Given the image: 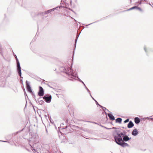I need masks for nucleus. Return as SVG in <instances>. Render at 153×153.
Masks as SVG:
<instances>
[{"instance_id":"1","label":"nucleus","mask_w":153,"mask_h":153,"mask_svg":"<svg viewBox=\"0 0 153 153\" xmlns=\"http://www.w3.org/2000/svg\"><path fill=\"white\" fill-rule=\"evenodd\" d=\"M61 68L62 70H63V72L65 73L68 76L69 79L71 80L78 79V81L81 82L83 84H84V83L77 76H76L77 75L76 72H74L71 66L65 68L62 67Z\"/></svg>"},{"instance_id":"2","label":"nucleus","mask_w":153,"mask_h":153,"mask_svg":"<svg viewBox=\"0 0 153 153\" xmlns=\"http://www.w3.org/2000/svg\"><path fill=\"white\" fill-rule=\"evenodd\" d=\"M114 138L116 143L123 147L128 146L129 145L122 140V138H117L116 135L114 136Z\"/></svg>"},{"instance_id":"3","label":"nucleus","mask_w":153,"mask_h":153,"mask_svg":"<svg viewBox=\"0 0 153 153\" xmlns=\"http://www.w3.org/2000/svg\"><path fill=\"white\" fill-rule=\"evenodd\" d=\"M14 57L16 58V59L17 62V70L18 73L20 76L21 77V68L20 66V63L19 61V60L17 58V56L15 55L14 56Z\"/></svg>"},{"instance_id":"4","label":"nucleus","mask_w":153,"mask_h":153,"mask_svg":"<svg viewBox=\"0 0 153 153\" xmlns=\"http://www.w3.org/2000/svg\"><path fill=\"white\" fill-rule=\"evenodd\" d=\"M39 139L38 136L37 135H35V136H33L31 138L29 142H33V143H35V144H34V145L39 142Z\"/></svg>"},{"instance_id":"5","label":"nucleus","mask_w":153,"mask_h":153,"mask_svg":"<svg viewBox=\"0 0 153 153\" xmlns=\"http://www.w3.org/2000/svg\"><path fill=\"white\" fill-rule=\"evenodd\" d=\"M51 96L49 94H46L45 96L43 98L44 100L47 103H50L51 100Z\"/></svg>"},{"instance_id":"6","label":"nucleus","mask_w":153,"mask_h":153,"mask_svg":"<svg viewBox=\"0 0 153 153\" xmlns=\"http://www.w3.org/2000/svg\"><path fill=\"white\" fill-rule=\"evenodd\" d=\"M120 132V131H119L117 133V138H122V137H121L122 136L123 137L126 135V132L125 130L123 131L120 133H119Z\"/></svg>"},{"instance_id":"7","label":"nucleus","mask_w":153,"mask_h":153,"mask_svg":"<svg viewBox=\"0 0 153 153\" xmlns=\"http://www.w3.org/2000/svg\"><path fill=\"white\" fill-rule=\"evenodd\" d=\"M39 90L38 94L40 97L43 96L44 94V91L43 88L41 86L39 87Z\"/></svg>"},{"instance_id":"8","label":"nucleus","mask_w":153,"mask_h":153,"mask_svg":"<svg viewBox=\"0 0 153 153\" xmlns=\"http://www.w3.org/2000/svg\"><path fill=\"white\" fill-rule=\"evenodd\" d=\"M26 88L28 91L30 93L32 92L31 88L29 85V82L27 80L26 81Z\"/></svg>"},{"instance_id":"9","label":"nucleus","mask_w":153,"mask_h":153,"mask_svg":"<svg viewBox=\"0 0 153 153\" xmlns=\"http://www.w3.org/2000/svg\"><path fill=\"white\" fill-rule=\"evenodd\" d=\"M131 139V137H129L126 135L123 137L122 140L125 142H127Z\"/></svg>"},{"instance_id":"10","label":"nucleus","mask_w":153,"mask_h":153,"mask_svg":"<svg viewBox=\"0 0 153 153\" xmlns=\"http://www.w3.org/2000/svg\"><path fill=\"white\" fill-rule=\"evenodd\" d=\"M57 8V7H55V8H53L52 9L48 10L46 11H45V14H48L49 13H51L52 11H54V10H55V9H56Z\"/></svg>"},{"instance_id":"11","label":"nucleus","mask_w":153,"mask_h":153,"mask_svg":"<svg viewBox=\"0 0 153 153\" xmlns=\"http://www.w3.org/2000/svg\"><path fill=\"white\" fill-rule=\"evenodd\" d=\"M41 99V98H39L37 100H36L35 98V100L36 102H38L40 105H42L44 102V101L42 100H40Z\"/></svg>"},{"instance_id":"12","label":"nucleus","mask_w":153,"mask_h":153,"mask_svg":"<svg viewBox=\"0 0 153 153\" xmlns=\"http://www.w3.org/2000/svg\"><path fill=\"white\" fill-rule=\"evenodd\" d=\"M134 126V124L131 121H130L129 122L128 126L127 127L128 128H131L132 127Z\"/></svg>"},{"instance_id":"13","label":"nucleus","mask_w":153,"mask_h":153,"mask_svg":"<svg viewBox=\"0 0 153 153\" xmlns=\"http://www.w3.org/2000/svg\"><path fill=\"white\" fill-rule=\"evenodd\" d=\"M131 134L133 135L134 136H136L138 134V132L137 130L136 129H134L132 131Z\"/></svg>"},{"instance_id":"14","label":"nucleus","mask_w":153,"mask_h":153,"mask_svg":"<svg viewBox=\"0 0 153 153\" xmlns=\"http://www.w3.org/2000/svg\"><path fill=\"white\" fill-rule=\"evenodd\" d=\"M108 115L111 120H115L114 117L112 114H108Z\"/></svg>"},{"instance_id":"15","label":"nucleus","mask_w":153,"mask_h":153,"mask_svg":"<svg viewBox=\"0 0 153 153\" xmlns=\"http://www.w3.org/2000/svg\"><path fill=\"white\" fill-rule=\"evenodd\" d=\"M140 122V119L138 117H136L134 118V122L136 124L139 123Z\"/></svg>"},{"instance_id":"16","label":"nucleus","mask_w":153,"mask_h":153,"mask_svg":"<svg viewBox=\"0 0 153 153\" xmlns=\"http://www.w3.org/2000/svg\"><path fill=\"white\" fill-rule=\"evenodd\" d=\"M122 119L120 118H118L116 119L115 122L116 123H121L122 121Z\"/></svg>"},{"instance_id":"17","label":"nucleus","mask_w":153,"mask_h":153,"mask_svg":"<svg viewBox=\"0 0 153 153\" xmlns=\"http://www.w3.org/2000/svg\"><path fill=\"white\" fill-rule=\"evenodd\" d=\"M99 105L100 107H102V110L103 111H105V110H107V111H108L109 112V111H108V109H106V108L105 107H103L101 105Z\"/></svg>"},{"instance_id":"18","label":"nucleus","mask_w":153,"mask_h":153,"mask_svg":"<svg viewBox=\"0 0 153 153\" xmlns=\"http://www.w3.org/2000/svg\"><path fill=\"white\" fill-rule=\"evenodd\" d=\"M137 7H136V6H134V7H132L131 8H130V9H129L127 10H126V11H129V10H133V9H137Z\"/></svg>"},{"instance_id":"19","label":"nucleus","mask_w":153,"mask_h":153,"mask_svg":"<svg viewBox=\"0 0 153 153\" xmlns=\"http://www.w3.org/2000/svg\"><path fill=\"white\" fill-rule=\"evenodd\" d=\"M79 35H77V36H76V39H75V47L76 46V42L77 41V40L78 38L79 37Z\"/></svg>"},{"instance_id":"20","label":"nucleus","mask_w":153,"mask_h":153,"mask_svg":"<svg viewBox=\"0 0 153 153\" xmlns=\"http://www.w3.org/2000/svg\"><path fill=\"white\" fill-rule=\"evenodd\" d=\"M85 88L86 89V90H87V91L89 93V94L90 95V96H91V94L90 93V91L88 88L86 87V86H85Z\"/></svg>"},{"instance_id":"21","label":"nucleus","mask_w":153,"mask_h":153,"mask_svg":"<svg viewBox=\"0 0 153 153\" xmlns=\"http://www.w3.org/2000/svg\"><path fill=\"white\" fill-rule=\"evenodd\" d=\"M129 119H126V120H125L124 121V123H127L128 122H129Z\"/></svg>"},{"instance_id":"22","label":"nucleus","mask_w":153,"mask_h":153,"mask_svg":"<svg viewBox=\"0 0 153 153\" xmlns=\"http://www.w3.org/2000/svg\"><path fill=\"white\" fill-rule=\"evenodd\" d=\"M146 1V0H140L139 1L140 4H141V1Z\"/></svg>"},{"instance_id":"23","label":"nucleus","mask_w":153,"mask_h":153,"mask_svg":"<svg viewBox=\"0 0 153 153\" xmlns=\"http://www.w3.org/2000/svg\"><path fill=\"white\" fill-rule=\"evenodd\" d=\"M30 147L31 148H33V150H34L35 151V149H34L33 147V145H31L30 144Z\"/></svg>"},{"instance_id":"24","label":"nucleus","mask_w":153,"mask_h":153,"mask_svg":"<svg viewBox=\"0 0 153 153\" xmlns=\"http://www.w3.org/2000/svg\"><path fill=\"white\" fill-rule=\"evenodd\" d=\"M147 117L146 118V119H147V120H151L150 119L151 118H150V117Z\"/></svg>"},{"instance_id":"25","label":"nucleus","mask_w":153,"mask_h":153,"mask_svg":"<svg viewBox=\"0 0 153 153\" xmlns=\"http://www.w3.org/2000/svg\"><path fill=\"white\" fill-rule=\"evenodd\" d=\"M137 9H138L139 10L141 11V9L140 7H137Z\"/></svg>"},{"instance_id":"26","label":"nucleus","mask_w":153,"mask_h":153,"mask_svg":"<svg viewBox=\"0 0 153 153\" xmlns=\"http://www.w3.org/2000/svg\"><path fill=\"white\" fill-rule=\"evenodd\" d=\"M94 101H95L96 102V104H97V105H99V104H98V102H97V101H96V100H94Z\"/></svg>"},{"instance_id":"27","label":"nucleus","mask_w":153,"mask_h":153,"mask_svg":"<svg viewBox=\"0 0 153 153\" xmlns=\"http://www.w3.org/2000/svg\"><path fill=\"white\" fill-rule=\"evenodd\" d=\"M102 126V127H103L105 128H106V129H110V128H106V127H104V126Z\"/></svg>"},{"instance_id":"28","label":"nucleus","mask_w":153,"mask_h":153,"mask_svg":"<svg viewBox=\"0 0 153 153\" xmlns=\"http://www.w3.org/2000/svg\"><path fill=\"white\" fill-rule=\"evenodd\" d=\"M20 77H21V78H22L21 79H20V80L22 82V78H23V77L21 76V77H21L20 76Z\"/></svg>"},{"instance_id":"29","label":"nucleus","mask_w":153,"mask_h":153,"mask_svg":"<svg viewBox=\"0 0 153 153\" xmlns=\"http://www.w3.org/2000/svg\"><path fill=\"white\" fill-rule=\"evenodd\" d=\"M91 96V97H92V99H93V100H94V99L93 98V97L92 96Z\"/></svg>"},{"instance_id":"30","label":"nucleus","mask_w":153,"mask_h":153,"mask_svg":"<svg viewBox=\"0 0 153 153\" xmlns=\"http://www.w3.org/2000/svg\"><path fill=\"white\" fill-rule=\"evenodd\" d=\"M92 23H91L90 24H88V25H91V24H92Z\"/></svg>"},{"instance_id":"31","label":"nucleus","mask_w":153,"mask_h":153,"mask_svg":"<svg viewBox=\"0 0 153 153\" xmlns=\"http://www.w3.org/2000/svg\"><path fill=\"white\" fill-rule=\"evenodd\" d=\"M144 49L145 51L146 52V50L145 48H144Z\"/></svg>"},{"instance_id":"32","label":"nucleus","mask_w":153,"mask_h":153,"mask_svg":"<svg viewBox=\"0 0 153 153\" xmlns=\"http://www.w3.org/2000/svg\"><path fill=\"white\" fill-rule=\"evenodd\" d=\"M0 141H2V142H7V141H2V140H0Z\"/></svg>"},{"instance_id":"33","label":"nucleus","mask_w":153,"mask_h":153,"mask_svg":"<svg viewBox=\"0 0 153 153\" xmlns=\"http://www.w3.org/2000/svg\"><path fill=\"white\" fill-rule=\"evenodd\" d=\"M46 85H47L48 86H49L50 87V86L48 84H46Z\"/></svg>"},{"instance_id":"34","label":"nucleus","mask_w":153,"mask_h":153,"mask_svg":"<svg viewBox=\"0 0 153 153\" xmlns=\"http://www.w3.org/2000/svg\"><path fill=\"white\" fill-rule=\"evenodd\" d=\"M83 84L84 85V86L85 87V86H85V83H84V84Z\"/></svg>"},{"instance_id":"35","label":"nucleus","mask_w":153,"mask_h":153,"mask_svg":"<svg viewBox=\"0 0 153 153\" xmlns=\"http://www.w3.org/2000/svg\"><path fill=\"white\" fill-rule=\"evenodd\" d=\"M150 119H151V120H153V118H151Z\"/></svg>"},{"instance_id":"36","label":"nucleus","mask_w":153,"mask_h":153,"mask_svg":"<svg viewBox=\"0 0 153 153\" xmlns=\"http://www.w3.org/2000/svg\"><path fill=\"white\" fill-rule=\"evenodd\" d=\"M33 96L35 98V95H34V94H33Z\"/></svg>"},{"instance_id":"37","label":"nucleus","mask_w":153,"mask_h":153,"mask_svg":"<svg viewBox=\"0 0 153 153\" xmlns=\"http://www.w3.org/2000/svg\"><path fill=\"white\" fill-rule=\"evenodd\" d=\"M122 128H124V127H122Z\"/></svg>"},{"instance_id":"38","label":"nucleus","mask_w":153,"mask_h":153,"mask_svg":"<svg viewBox=\"0 0 153 153\" xmlns=\"http://www.w3.org/2000/svg\"><path fill=\"white\" fill-rule=\"evenodd\" d=\"M94 139H96L97 140V139H96V138H94Z\"/></svg>"},{"instance_id":"39","label":"nucleus","mask_w":153,"mask_h":153,"mask_svg":"<svg viewBox=\"0 0 153 153\" xmlns=\"http://www.w3.org/2000/svg\"><path fill=\"white\" fill-rule=\"evenodd\" d=\"M105 113L106 114H107L105 112Z\"/></svg>"},{"instance_id":"40","label":"nucleus","mask_w":153,"mask_h":153,"mask_svg":"<svg viewBox=\"0 0 153 153\" xmlns=\"http://www.w3.org/2000/svg\"><path fill=\"white\" fill-rule=\"evenodd\" d=\"M80 121H83V120H81Z\"/></svg>"},{"instance_id":"41","label":"nucleus","mask_w":153,"mask_h":153,"mask_svg":"<svg viewBox=\"0 0 153 153\" xmlns=\"http://www.w3.org/2000/svg\"><path fill=\"white\" fill-rule=\"evenodd\" d=\"M24 94H25V92L24 93Z\"/></svg>"}]
</instances>
